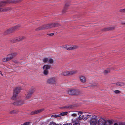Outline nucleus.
Wrapping results in <instances>:
<instances>
[{
  "instance_id": "nucleus-11",
  "label": "nucleus",
  "mask_w": 125,
  "mask_h": 125,
  "mask_svg": "<svg viewBox=\"0 0 125 125\" xmlns=\"http://www.w3.org/2000/svg\"><path fill=\"white\" fill-rule=\"evenodd\" d=\"M24 104V101L19 99H17L15 102L13 103L14 105L20 106Z\"/></svg>"
},
{
  "instance_id": "nucleus-15",
  "label": "nucleus",
  "mask_w": 125,
  "mask_h": 125,
  "mask_svg": "<svg viewBox=\"0 0 125 125\" xmlns=\"http://www.w3.org/2000/svg\"><path fill=\"white\" fill-rule=\"evenodd\" d=\"M17 54V53H11L10 54H8L7 56V57L9 60V61L12 59L13 57L16 55Z\"/></svg>"
},
{
  "instance_id": "nucleus-33",
  "label": "nucleus",
  "mask_w": 125,
  "mask_h": 125,
  "mask_svg": "<svg viewBox=\"0 0 125 125\" xmlns=\"http://www.w3.org/2000/svg\"><path fill=\"white\" fill-rule=\"evenodd\" d=\"M93 116H91V118H90V120H95V119L96 118V116L94 115H91Z\"/></svg>"
},
{
  "instance_id": "nucleus-45",
  "label": "nucleus",
  "mask_w": 125,
  "mask_h": 125,
  "mask_svg": "<svg viewBox=\"0 0 125 125\" xmlns=\"http://www.w3.org/2000/svg\"><path fill=\"white\" fill-rule=\"evenodd\" d=\"M121 24H125V23H121Z\"/></svg>"
},
{
  "instance_id": "nucleus-25",
  "label": "nucleus",
  "mask_w": 125,
  "mask_h": 125,
  "mask_svg": "<svg viewBox=\"0 0 125 125\" xmlns=\"http://www.w3.org/2000/svg\"><path fill=\"white\" fill-rule=\"evenodd\" d=\"M61 116L60 114H59L58 115L55 114L52 115L51 116V117H52L57 118L58 117H60Z\"/></svg>"
},
{
  "instance_id": "nucleus-21",
  "label": "nucleus",
  "mask_w": 125,
  "mask_h": 125,
  "mask_svg": "<svg viewBox=\"0 0 125 125\" xmlns=\"http://www.w3.org/2000/svg\"><path fill=\"white\" fill-rule=\"evenodd\" d=\"M99 85L97 83H94L91 85V86L93 88H96L98 87Z\"/></svg>"
},
{
  "instance_id": "nucleus-20",
  "label": "nucleus",
  "mask_w": 125,
  "mask_h": 125,
  "mask_svg": "<svg viewBox=\"0 0 125 125\" xmlns=\"http://www.w3.org/2000/svg\"><path fill=\"white\" fill-rule=\"evenodd\" d=\"M114 84H115L117 86H118L121 87L124 86L125 85L124 83H123L121 82H118L116 83H115Z\"/></svg>"
},
{
  "instance_id": "nucleus-36",
  "label": "nucleus",
  "mask_w": 125,
  "mask_h": 125,
  "mask_svg": "<svg viewBox=\"0 0 125 125\" xmlns=\"http://www.w3.org/2000/svg\"><path fill=\"white\" fill-rule=\"evenodd\" d=\"M110 124H112L113 122V121L110 120H108L107 121Z\"/></svg>"
},
{
  "instance_id": "nucleus-9",
  "label": "nucleus",
  "mask_w": 125,
  "mask_h": 125,
  "mask_svg": "<svg viewBox=\"0 0 125 125\" xmlns=\"http://www.w3.org/2000/svg\"><path fill=\"white\" fill-rule=\"evenodd\" d=\"M20 90L21 88L20 87H16L15 89L14 90L13 96L12 98V99H14L16 98V97L20 92Z\"/></svg>"
},
{
  "instance_id": "nucleus-29",
  "label": "nucleus",
  "mask_w": 125,
  "mask_h": 125,
  "mask_svg": "<svg viewBox=\"0 0 125 125\" xmlns=\"http://www.w3.org/2000/svg\"><path fill=\"white\" fill-rule=\"evenodd\" d=\"M119 11L122 13H125V8L120 9Z\"/></svg>"
},
{
  "instance_id": "nucleus-1",
  "label": "nucleus",
  "mask_w": 125,
  "mask_h": 125,
  "mask_svg": "<svg viewBox=\"0 0 125 125\" xmlns=\"http://www.w3.org/2000/svg\"><path fill=\"white\" fill-rule=\"evenodd\" d=\"M60 24L57 22L54 23H52L51 24H49L47 25H44L41 27L38 28L37 30H44L56 27H58L59 26Z\"/></svg>"
},
{
  "instance_id": "nucleus-38",
  "label": "nucleus",
  "mask_w": 125,
  "mask_h": 125,
  "mask_svg": "<svg viewBox=\"0 0 125 125\" xmlns=\"http://www.w3.org/2000/svg\"><path fill=\"white\" fill-rule=\"evenodd\" d=\"M54 33H50V34H47V35L50 36H52L54 34Z\"/></svg>"
},
{
  "instance_id": "nucleus-7",
  "label": "nucleus",
  "mask_w": 125,
  "mask_h": 125,
  "mask_svg": "<svg viewBox=\"0 0 125 125\" xmlns=\"http://www.w3.org/2000/svg\"><path fill=\"white\" fill-rule=\"evenodd\" d=\"M57 79L55 77L50 78L48 79L47 80V83L50 84H55L56 83Z\"/></svg>"
},
{
  "instance_id": "nucleus-31",
  "label": "nucleus",
  "mask_w": 125,
  "mask_h": 125,
  "mask_svg": "<svg viewBox=\"0 0 125 125\" xmlns=\"http://www.w3.org/2000/svg\"><path fill=\"white\" fill-rule=\"evenodd\" d=\"M49 125H56V124L54 122L52 121L50 122Z\"/></svg>"
},
{
  "instance_id": "nucleus-18",
  "label": "nucleus",
  "mask_w": 125,
  "mask_h": 125,
  "mask_svg": "<svg viewBox=\"0 0 125 125\" xmlns=\"http://www.w3.org/2000/svg\"><path fill=\"white\" fill-rule=\"evenodd\" d=\"M73 123L74 124L73 125H80L79 123V120L78 119H75V120H72Z\"/></svg>"
},
{
  "instance_id": "nucleus-30",
  "label": "nucleus",
  "mask_w": 125,
  "mask_h": 125,
  "mask_svg": "<svg viewBox=\"0 0 125 125\" xmlns=\"http://www.w3.org/2000/svg\"><path fill=\"white\" fill-rule=\"evenodd\" d=\"M72 107L70 106H64L63 107H62L61 108H62L63 109H67V108H71Z\"/></svg>"
},
{
  "instance_id": "nucleus-3",
  "label": "nucleus",
  "mask_w": 125,
  "mask_h": 125,
  "mask_svg": "<svg viewBox=\"0 0 125 125\" xmlns=\"http://www.w3.org/2000/svg\"><path fill=\"white\" fill-rule=\"evenodd\" d=\"M68 94L70 95H77L80 94V92L79 90L77 89H70L67 91Z\"/></svg>"
},
{
  "instance_id": "nucleus-23",
  "label": "nucleus",
  "mask_w": 125,
  "mask_h": 125,
  "mask_svg": "<svg viewBox=\"0 0 125 125\" xmlns=\"http://www.w3.org/2000/svg\"><path fill=\"white\" fill-rule=\"evenodd\" d=\"M48 59L47 57H45L42 59L43 62L45 63H47L48 62Z\"/></svg>"
},
{
  "instance_id": "nucleus-10",
  "label": "nucleus",
  "mask_w": 125,
  "mask_h": 125,
  "mask_svg": "<svg viewBox=\"0 0 125 125\" xmlns=\"http://www.w3.org/2000/svg\"><path fill=\"white\" fill-rule=\"evenodd\" d=\"M63 48L65 49L68 50H70L77 48H78V46L75 45L72 46H70L68 45H66L63 46Z\"/></svg>"
},
{
  "instance_id": "nucleus-27",
  "label": "nucleus",
  "mask_w": 125,
  "mask_h": 125,
  "mask_svg": "<svg viewBox=\"0 0 125 125\" xmlns=\"http://www.w3.org/2000/svg\"><path fill=\"white\" fill-rule=\"evenodd\" d=\"M112 28L109 27L108 28H106L103 29L102 30L103 31H107L110 30L112 29Z\"/></svg>"
},
{
  "instance_id": "nucleus-22",
  "label": "nucleus",
  "mask_w": 125,
  "mask_h": 125,
  "mask_svg": "<svg viewBox=\"0 0 125 125\" xmlns=\"http://www.w3.org/2000/svg\"><path fill=\"white\" fill-rule=\"evenodd\" d=\"M91 116H93L92 115H86V117H84V120H85L89 118H90H90H91Z\"/></svg>"
},
{
  "instance_id": "nucleus-16",
  "label": "nucleus",
  "mask_w": 125,
  "mask_h": 125,
  "mask_svg": "<svg viewBox=\"0 0 125 125\" xmlns=\"http://www.w3.org/2000/svg\"><path fill=\"white\" fill-rule=\"evenodd\" d=\"M90 125H97V121L96 120H90Z\"/></svg>"
},
{
  "instance_id": "nucleus-2",
  "label": "nucleus",
  "mask_w": 125,
  "mask_h": 125,
  "mask_svg": "<svg viewBox=\"0 0 125 125\" xmlns=\"http://www.w3.org/2000/svg\"><path fill=\"white\" fill-rule=\"evenodd\" d=\"M12 3V2L9 0L2 1L0 2V12L1 11H6L9 10V9L8 8H1L3 6H4L6 4L10 3Z\"/></svg>"
},
{
  "instance_id": "nucleus-40",
  "label": "nucleus",
  "mask_w": 125,
  "mask_h": 125,
  "mask_svg": "<svg viewBox=\"0 0 125 125\" xmlns=\"http://www.w3.org/2000/svg\"><path fill=\"white\" fill-rule=\"evenodd\" d=\"M77 112H78V115L79 114H82L83 113V112L81 111H77Z\"/></svg>"
},
{
  "instance_id": "nucleus-5",
  "label": "nucleus",
  "mask_w": 125,
  "mask_h": 125,
  "mask_svg": "<svg viewBox=\"0 0 125 125\" xmlns=\"http://www.w3.org/2000/svg\"><path fill=\"white\" fill-rule=\"evenodd\" d=\"M51 66L49 65H45L43 66V73L45 75H47L49 74V71L48 70L51 68Z\"/></svg>"
},
{
  "instance_id": "nucleus-19",
  "label": "nucleus",
  "mask_w": 125,
  "mask_h": 125,
  "mask_svg": "<svg viewBox=\"0 0 125 125\" xmlns=\"http://www.w3.org/2000/svg\"><path fill=\"white\" fill-rule=\"evenodd\" d=\"M69 6V3H67L65 4V7L63 11V13H64L65 12L66 10L68 9V7Z\"/></svg>"
},
{
  "instance_id": "nucleus-26",
  "label": "nucleus",
  "mask_w": 125,
  "mask_h": 125,
  "mask_svg": "<svg viewBox=\"0 0 125 125\" xmlns=\"http://www.w3.org/2000/svg\"><path fill=\"white\" fill-rule=\"evenodd\" d=\"M68 113L67 112H64L60 113V115L61 116H64L66 115Z\"/></svg>"
},
{
  "instance_id": "nucleus-13",
  "label": "nucleus",
  "mask_w": 125,
  "mask_h": 125,
  "mask_svg": "<svg viewBox=\"0 0 125 125\" xmlns=\"http://www.w3.org/2000/svg\"><path fill=\"white\" fill-rule=\"evenodd\" d=\"M98 125H105L106 123V121L103 118L100 119L98 122Z\"/></svg>"
},
{
  "instance_id": "nucleus-32",
  "label": "nucleus",
  "mask_w": 125,
  "mask_h": 125,
  "mask_svg": "<svg viewBox=\"0 0 125 125\" xmlns=\"http://www.w3.org/2000/svg\"><path fill=\"white\" fill-rule=\"evenodd\" d=\"M2 61L3 62H5L7 61H9V60L7 57L6 58H4L2 59Z\"/></svg>"
},
{
  "instance_id": "nucleus-28",
  "label": "nucleus",
  "mask_w": 125,
  "mask_h": 125,
  "mask_svg": "<svg viewBox=\"0 0 125 125\" xmlns=\"http://www.w3.org/2000/svg\"><path fill=\"white\" fill-rule=\"evenodd\" d=\"M84 115H80L78 117V119L79 120H81L82 119H83L84 120Z\"/></svg>"
},
{
  "instance_id": "nucleus-17",
  "label": "nucleus",
  "mask_w": 125,
  "mask_h": 125,
  "mask_svg": "<svg viewBox=\"0 0 125 125\" xmlns=\"http://www.w3.org/2000/svg\"><path fill=\"white\" fill-rule=\"evenodd\" d=\"M79 78L80 81L84 83L86 82V78L84 76H81Z\"/></svg>"
},
{
  "instance_id": "nucleus-6",
  "label": "nucleus",
  "mask_w": 125,
  "mask_h": 125,
  "mask_svg": "<svg viewBox=\"0 0 125 125\" xmlns=\"http://www.w3.org/2000/svg\"><path fill=\"white\" fill-rule=\"evenodd\" d=\"M20 26H21L20 25H18L14 27L9 29L7 30L4 33L5 34H7L12 33L14 32L15 30H17L19 27H20Z\"/></svg>"
},
{
  "instance_id": "nucleus-44",
  "label": "nucleus",
  "mask_w": 125,
  "mask_h": 125,
  "mask_svg": "<svg viewBox=\"0 0 125 125\" xmlns=\"http://www.w3.org/2000/svg\"><path fill=\"white\" fill-rule=\"evenodd\" d=\"M114 125H118L117 123H115L114 124Z\"/></svg>"
},
{
  "instance_id": "nucleus-4",
  "label": "nucleus",
  "mask_w": 125,
  "mask_h": 125,
  "mask_svg": "<svg viewBox=\"0 0 125 125\" xmlns=\"http://www.w3.org/2000/svg\"><path fill=\"white\" fill-rule=\"evenodd\" d=\"M78 72L77 70H73L70 71H65L62 72V74L64 76H71L76 74Z\"/></svg>"
},
{
  "instance_id": "nucleus-35",
  "label": "nucleus",
  "mask_w": 125,
  "mask_h": 125,
  "mask_svg": "<svg viewBox=\"0 0 125 125\" xmlns=\"http://www.w3.org/2000/svg\"><path fill=\"white\" fill-rule=\"evenodd\" d=\"M30 124V122H27L24 123L23 125H29Z\"/></svg>"
},
{
  "instance_id": "nucleus-14",
  "label": "nucleus",
  "mask_w": 125,
  "mask_h": 125,
  "mask_svg": "<svg viewBox=\"0 0 125 125\" xmlns=\"http://www.w3.org/2000/svg\"><path fill=\"white\" fill-rule=\"evenodd\" d=\"M43 110V109L35 110L30 113V114L31 115H33L38 114L42 111Z\"/></svg>"
},
{
  "instance_id": "nucleus-12",
  "label": "nucleus",
  "mask_w": 125,
  "mask_h": 125,
  "mask_svg": "<svg viewBox=\"0 0 125 125\" xmlns=\"http://www.w3.org/2000/svg\"><path fill=\"white\" fill-rule=\"evenodd\" d=\"M24 37L23 36L17 37L14 39L10 40V41L12 43H14L20 41L24 39Z\"/></svg>"
},
{
  "instance_id": "nucleus-41",
  "label": "nucleus",
  "mask_w": 125,
  "mask_h": 125,
  "mask_svg": "<svg viewBox=\"0 0 125 125\" xmlns=\"http://www.w3.org/2000/svg\"><path fill=\"white\" fill-rule=\"evenodd\" d=\"M63 125H72L71 123H69L63 124Z\"/></svg>"
},
{
  "instance_id": "nucleus-24",
  "label": "nucleus",
  "mask_w": 125,
  "mask_h": 125,
  "mask_svg": "<svg viewBox=\"0 0 125 125\" xmlns=\"http://www.w3.org/2000/svg\"><path fill=\"white\" fill-rule=\"evenodd\" d=\"M48 62L50 64H52L54 62V60L53 59L50 58L48 59Z\"/></svg>"
},
{
  "instance_id": "nucleus-8",
  "label": "nucleus",
  "mask_w": 125,
  "mask_h": 125,
  "mask_svg": "<svg viewBox=\"0 0 125 125\" xmlns=\"http://www.w3.org/2000/svg\"><path fill=\"white\" fill-rule=\"evenodd\" d=\"M35 90V89L34 87H32L29 90V92L26 95V99H28L30 98L32 94L34 92Z\"/></svg>"
},
{
  "instance_id": "nucleus-37",
  "label": "nucleus",
  "mask_w": 125,
  "mask_h": 125,
  "mask_svg": "<svg viewBox=\"0 0 125 125\" xmlns=\"http://www.w3.org/2000/svg\"><path fill=\"white\" fill-rule=\"evenodd\" d=\"M71 116H72L76 117L77 116V114L75 113L72 114H71Z\"/></svg>"
},
{
  "instance_id": "nucleus-43",
  "label": "nucleus",
  "mask_w": 125,
  "mask_h": 125,
  "mask_svg": "<svg viewBox=\"0 0 125 125\" xmlns=\"http://www.w3.org/2000/svg\"><path fill=\"white\" fill-rule=\"evenodd\" d=\"M0 74H1L2 76H3V75L2 74V72L1 71H0Z\"/></svg>"
},
{
  "instance_id": "nucleus-39",
  "label": "nucleus",
  "mask_w": 125,
  "mask_h": 125,
  "mask_svg": "<svg viewBox=\"0 0 125 125\" xmlns=\"http://www.w3.org/2000/svg\"><path fill=\"white\" fill-rule=\"evenodd\" d=\"M10 113H16V112L15 110H13L10 112Z\"/></svg>"
},
{
  "instance_id": "nucleus-34",
  "label": "nucleus",
  "mask_w": 125,
  "mask_h": 125,
  "mask_svg": "<svg viewBox=\"0 0 125 125\" xmlns=\"http://www.w3.org/2000/svg\"><path fill=\"white\" fill-rule=\"evenodd\" d=\"M114 92L116 94H119L120 93V91L119 90H116Z\"/></svg>"
},
{
  "instance_id": "nucleus-42",
  "label": "nucleus",
  "mask_w": 125,
  "mask_h": 125,
  "mask_svg": "<svg viewBox=\"0 0 125 125\" xmlns=\"http://www.w3.org/2000/svg\"><path fill=\"white\" fill-rule=\"evenodd\" d=\"M108 72L107 70H106L104 71V73L105 74H106L108 73Z\"/></svg>"
}]
</instances>
